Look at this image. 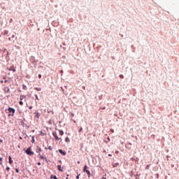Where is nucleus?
Segmentation results:
<instances>
[{
	"label": "nucleus",
	"mask_w": 179,
	"mask_h": 179,
	"mask_svg": "<svg viewBox=\"0 0 179 179\" xmlns=\"http://www.w3.org/2000/svg\"><path fill=\"white\" fill-rule=\"evenodd\" d=\"M25 153L28 155V156H33L34 155V152L31 151V148H29L25 150Z\"/></svg>",
	"instance_id": "f257e3e1"
},
{
	"label": "nucleus",
	"mask_w": 179,
	"mask_h": 179,
	"mask_svg": "<svg viewBox=\"0 0 179 179\" xmlns=\"http://www.w3.org/2000/svg\"><path fill=\"white\" fill-rule=\"evenodd\" d=\"M8 111L10 113L9 115H12V117H13V114H15V109L13 108H8Z\"/></svg>",
	"instance_id": "f03ea898"
},
{
	"label": "nucleus",
	"mask_w": 179,
	"mask_h": 179,
	"mask_svg": "<svg viewBox=\"0 0 179 179\" xmlns=\"http://www.w3.org/2000/svg\"><path fill=\"white\" fill-rule=\"evenodd\" d=\"M52 135H53L55 141H61V138L58 137V134H57L56 131L53 132Z\"/></svg>",
	"instance_id": "7ed1b4c3"
},
{
	"label": "nucleus",
	"mask_w": 179,
	"mask_h": 179,
	"mask_svg": "<svg viewBox=\"0 0 179 179\" xmlns=\"http://www.w3.org/2000/svg\"><path fill=\"white\" fill-rule=\"evenodd\" d=\"M59 152L61 153V155H63V156H65L66 155V152L62 151V150H59Z\"/></svg>",
	"instance_id": "20e7f679"
},
{
	"label": "nucleus",
	"mask_w": 179,
	"mask_h": 179,
	"mask_svg": "<svg viewBox=\"0 0 179 179\" xmlns=\"http://www.w3.org/2000/svg\"><path fill=\"white\" fill-rule=\"evenodd\" d=\"M8 160H9V164H12L13 163V160H12V157L9 156L8 157Z\"/></svg>",
	"instance_id": "39448f33"
},
{
	"label": "nucleus",
	"mask_w": 179,
	"mask_h": 179,
	"mask_svg": "<svg viewBox=\"0 0 179 179\" xmlns=\"http://www.w3.org/2000/svg\"><path fill=\"white\" fill-rule=\"evenodd\" d=\"M87 165H85L84 169H83V172L85 173L86 171H87Z\"/></svg>",
	"instance_id": "423d86ee"
},
{
	"label": "nucleus",
	"mask_w": 179,
	"mask_h": 179,
	"mask_svg": "<svg viewBox=\"0 0 179 179\" xmlns=\"http://www.w3.org/2000/svg\"><path fill=\"white\" fill-rule=\"evenodd\" d=\"M5 92H6V93H9V92H10V90L9 89V87H6Z\"/></svg>",
	"instance_id": "0eeeda50"
},
{
	"label": "nucleus",
	"mask_w": 179,
	"mask_h": 179,
	"mask_svg": "<svg viewBox=\"0 0 179 179\" xmlns=\"http://www.w3.org/2000/svg\"><path fill=\"white\" fill-rule=\"evenodd\" d=\"M120 164L118 162L115 163V164H113V167H117V166H119Z\"/></svg>",
	"instance_id": "6e6552de"
},
{
	"label": "nucleus",
	"mask_w": 179,
	"mask_h": 179,
	"mask_svg": "<svg viewBox=\"0 0 179 179\" xmlns=\"http://www.w3.org/2000/svg\"><path fill=\"white\" fill-rule=\"evenodd\" d=\"M57 169H58L59 171H62V168L61 165H58Z\"/></svg>",
	"instance_id": "1a4fd4ad"
},
{
	"label": "nucleus",
	"mask_w": 179,
	"mask_h": 179,
	"mask_svg": "<svg viewBox=\"0 0 179 179\" xmlns=\"http://www.w3.org/2000/svg\"><path fill=\"white\" fill-rule=\"evenodd\" d=\"M8 71H13V72H16V69H10V68H7Z\"/></svg>",
	"instance_id": "9d476101"
},
{
	"label": "nucleus",
	"mask_w": 179,
	"mask_h": 179,
	"mask_svg": "<svg viewBox=\"0 0 179 179\" xmlns=\"http://www.w3.org/2000/svg\"><path fill=\"white\" fill-rule=\"evenodd\" d=\"M9 31L8 30H5L3 32V36H6V34H8Z\"/></svg>",
	"instance_id": "9b49d317"
},
{
	"label": "nucleus",
	"mask_w": 179,
	"mask_h": 179,
	"mask_svg": "<svg viewBox=\"0 0 179 179\" xmlns=\"http://www.w3.org/2000/svg\"><path fill=\"white\" fill-rule=\"evenodd\" d=\"M35 90H36L37 92H41V87H36Z\"/></svg>",
	"instance_id": "f8f14e48"
},
{
	"label": "nucleus",
	"mask_w": 179,
	"mask_h": 179,
	"mask_svg": "<svg viewBox=\"0 0 179 179\" xmlns=\"http://www.w3.org/2000/svg\"><path fill=\"white\" fill-rule=\"evenodd\" d=\"M35 117L36 118H40V113H36Z\"/></svg>",
	"instance_id": "ddd939ff"
},
{
	"label": "nucleus",
	"mask_w": 179,
	"mask_h": 179,
	"mask_svg": "<svg viewBox=\"0 0 179 179\" xmlns=\"http://www.w3.org/2000/svg\"><path fill=\"white\" fill-rule=\"evenodd\" d=\"M59 135H61V136H62V135H64V131L59 130Z\"/></svg>",
	"instance_id": "4468645a"
},
{
	"label": "nucleus",
	"mask_w": 179,
	"mask_h": 179,
	"mask_svg": "<svg viewBox=\"0 0 179 179\" xmlns=\"http://www.w3.org/2000/svg\"><path fill=\"white\" fill-rule=\"evenodd\" d=\"M85 173H87L89 178H90V171H86Z\"/></svg>",
	"instance_id": "2eb2a0df"
},
{
	"label": "nucleus",
	"mask_w": 179,
	"mask_h": 179,
	"mask_svg": "<svg viewBox=\"0 0 179 179\" xmlns=\"http://www.w3.org/2000/svg\"><path fill=\"white\" fill-rule=\"evenodd\" d=\"M37 153H40L41 152V148L38 147V150H36Z\"/></svg>",
	"instance_id": "dca6fc26"
},
{
	"label": "nucleus",
	"mask_w": 179,
	"mask_h": 179,
	"mask_svg": "<svg viewBox=\"0 0 179 179\" xmlns=\"http://www.w3.org/2000/svg\"><path fill=\"white\" fill-rule=\"evenodd\" d=\"M40 158L42 159H45V160H47V158L44 157V156H43V155H40Z\"/></svg>",
	"instance_id": "f3484780"
},
{
	"label": "nucleus",
	"mask_w": 179,
	"mask_h": 179,
	"mask_svg": "<svg viewBox=\"0 0 179 179\" xmlns=\"http://www.w3.org/2000/svg\"><path fill=\"white\" fill-rule=\"evenodd\" d=\"M23 99H24V96L21 95V96H20V100L22 101V100H23Z\"/></svg>",
	"instance_id": "a211bd4d"
},
{
	"label": "nucleus",
	"mask_w": 179,
	"mask_h": 179,
	"mask_svg": "<svg viewBox=\"0 0 179 179\" xmlns=\"http://www.w3.org/2000/svg\"><path fill=\"white\" fill-rule=\"evenodd\" d=\"M69 138H68V137H66V138H65V142H69Z\"/></svg>",
	"instance_id": "6ab92c4d"
},
{
	"label": "nucleus",
	"mask_w": 179,
	"mask_h": 179,
	"mask_svg": "<svg viewBox=\"0 0 179 179\" xmlns=\"http://www.w3.org/2000/svg\"><path fill=\"white\" fill-rule=\"evenodd\" d=\"M50 178L58 179V178H57L56 176H53V177H52V176H50Z\"/></svg>",
	"instance_id": "aec40b11"
},
{
	"label": "nucleus",
	"mask_w": 179,
	"mask_h": 179,
	"mask_svg": "<svg viewBox=\"0 0 179 179\" xmlns=\"http://www.w3.org/2000/svg\"><path fill=\"white\" fill-rule=\"evenodd\" d=\"M149 167H150V165H147V166H145V170H149Z\"/></svg>",
	"instance_id": "412c9836"
},
{
	"label": "nucleus",
	"mask_w": 179,
	"mask_h": 179,
	"mask_svg": "<svg viewBox=\"0 0 179 179\" xmlns=\"http://www.w3.org/2000/svg\"><path fill=\"white\" fill-rule=\"evenodd\" d=\"M19 104H20V106H23V101H20L19 102Z\"/></svg>",
	"instance_id": "4be33fe9"
},
{
	"label": "nucleus",
	"mask_w": 179,
	"mask_h": 179,
	"mask_svg": "<svg viewBox=\"0 0 179 179\" xmlns=\"http://www.w3.org/2000/svg\"><path fill=\"white\" fill-rule=\"evenodd\" d=\"M83 129V128L80 127V128L79 129V130H78V132H82Z\"/></svg>",
	"instance_id": "5701e85b"
},
{
	"label": "nucleus",
	"mask_w": 179,
	"mask_h": 179,
	"mask_svg": "<svg viewBox=\"0 0 179 179\" xmlns=\"http://www.w3.org/2000/svg\"><path fill=\"white\" fill-rule=\"evenodd\" d=\"M48 149H49V150H52V147L50 145V146L48 147Z\"/></svg>",
	"instance_id": "b1692460"
},
{
	"label": "nucleus",
	"mask_w": 179,
	"mask_h": 179,
	"mask_svg": "<svg viewBox=\"0 0 179 179\" xmlns=\"http://www.w3.org/2000/svg\"><path fill=\"white\" fill-rule=\"evenodd\" d=\"M120 78L121 79H124V76H123V75H120Z\"/></svg>",
	"instance_id": "393cba45"
},
{
	"label": "nucleus",
	"mask_w": 179,
	"mask_h": 179,
	"mask_svg": "<svg viewBox=\"0 0 179 179\" xmlns=\"http://www.w3.org/2000/svg\"><path fill=\"white\" fill-rule=\"evenodd\" d=\"M6 170H7V171H9V170H10V168H9V166H8V167L6 168Z\"/></svg>",
	"instance_id": "a878e982"
},
{
	"label": "nucleus",
	"mask_w": 179,
	"mask_h": 179,
	"mask_svg": "<svg viewBox=\"0 0 179 179\" xmlns=\"http://www.w3.org/2000/svg\"><path fill=\"white\" fill-rule=\"evenodd\" d=\"M39 79H41V74H39L38 76Z\"/></svg>",
	"instance_id": "bb28decb"
},
{
	"label": "nucleus",
	"mask_w": 179,
	"mask_h": 179,
	"mask_svg": "<svg viewBox=\"0 0 179 179\" xmlns=\"http://www.w3.org/2000/svg\"><path fill=\"white\" fill-rule=\"evenodd\" d=\"M35 97H36V100H38V96L37 95H35Z\"/></svg>",
	"instance_id": "cd10ccee"
},
{
	"label": "nucleus",
	"mask_w": 179,
	"mask_h": 179,
	"mask_svg": "<svg viewBox=\"0 0 179 179\" xmlns=\"http://www.w3.org/2000/svg\"><path fill=\"white\" fill-rule=\"evenodd\" d=\"M15 173H19V170L17 169H15Z\"/></svg>",
	"instance_id": "c85d7f7f"
},
{
	"label": "nucleus",
	"mask_w": 179,
	"mask_h": 179,
	"mask_svg": "<svg viewBox=\"0 0 179 179\" xmlns=\"http://www.w3.org/2000/svg\"><path fill=\"white\" fill-rule=\"evenodd\" d=\"M79 176H80V174H78V175L76 176V179H79Z\"/></svg>",
	"instance_id": "c756f323"
},
{
	"label": "nucleus",
	"mask_w": 179,
	"mask_h": 179,
	"mask_svg": "<svg viewBox=\"0 0 179 179\" xmlns=\"http://www.w3.org/2000/svg\"><path fill=\"white\" fill-rule=\"evenodd\" d=\"M38 166H41V162H38Z\"/></svg>",
	"instance_id": "7c9ffc66"
},
{
	"label": "nucleus",
	"mask_w": 179,
	"mask_h": 179,
	"mask_svg": "<svg viewBox=\"0 0 179 179\" xmlns=\"http://www.w3.org/2000/svg\"><path fill=\"white\" fill-rule=\"evenodd\" d=\"M29 110H31V108H33V106H29Z\"/></svg>",
	"instance_id": "2f4dec72"
},
{
	"label": "nucleus",
	"mask_w": 179,
	"mask_h": 179,
	"mask_svg": "<svg viewBox=\"0 0 179 179\" xmlns=\"http://www.w3.org/2000/svg\"><path fill=\"white\" fill-rule=\"evenodd\" d=\"M3 159L2 157H0V162H2Z\"/></svg>",
	"instance_id": "473e14b6"
},
{
	"label": "nucleus",
	"mask_w": 179,
	"mask_h": 179,
	"mask_svg": "<svg viewBox=\"0 0 179 179\" xmlns=\"http://www.w3.org/2000/svg\"><path fill=\"white\" fill-rule=\"evenodd\" d=\"M3 141L1 139H0V143H2Z\"/></svg>",
	"instance_id": "72a5a7b5"
},
{
	"label": "nucleus",
	"mask_w": 179,
	"mask_h": 179,
	"mask_svg": "<svg viewBox=\"0 0 179 179\" xmlns=\"http://www.w3.org/2000/svg\"><path fill=\"white\" fill-rule=\"evenodd\" d=\"M78 164H80V161H78Z\"/></svg>",
	"instance_id": "f704fd0d"
},
{
	"label": "nucleus",
	"mask_w": 179,
	"mask_h": 179,
	"mask_svg": "<svg viewBox=\"0 0 179 179\" xmlns=\"http://www.w3.org/2000/svg\"><path fill=\"white\" fill-rule=\"evenodd\" d=\"M108 156L111 157L112 155H111V154H108Z\"/></svg>",
	"instance_id": "c9c22d12"
},
{
	"label": "nucleus",
	"mask_w": 179,
	"mask_h": 179,
	"mask_svg": "<svg viewBox=\"0 0 179 179\" xmlns=\"http://www.w3.org/2000/svg\"><path fill=\"white\" fill-rule=\"evenodd\" d=\"M4 82H5V83H6V82H8V80H5Z\"/></svg>",
	"instance_id": "e433bc0d"
},
{
	"label": "nucleus",
	"mask_w": 179,
	"mask_h": 179,
	"mask_svg": "<svg viewBox=\"0 0 179 179\" xmlns=\"http://www.w3.org/2000/svg\"><path fill=\"white\" fill-rule=\"evenodd\" d=\"M1 83H3V80H1Z\"/></svg>",
	"instance_id": "4c0bfd02"
},
{
	"label": "nucleus",
	"mask_w": 179,
	"mask_h": 179,
	"mask_svg": "<svg viewBox=\"0 0 179 179\" xmlns=\"http://www.w3.org/2000/svg\"><path fill=\"white\" fill-rule=\"evenodd\" d=\"M115 153H118V151H116Z\"/></svg>",
	"instance_id": "58836bf2"
},
{
	"label": "nucleus",
	"mask_w": 179,
	"mask_h": 179,
	"mask_svg": "<svg viewBox=\"0 0 179 179\" xmlns=\"http://www.w3.org/2000/svg\"><path fill=\"white\" fill-rule=\"evenodd\" d=\"M57 179H59V178H57Z\"/></svg>",
	"instance_id": "ea45409f"
}]
</instances>
